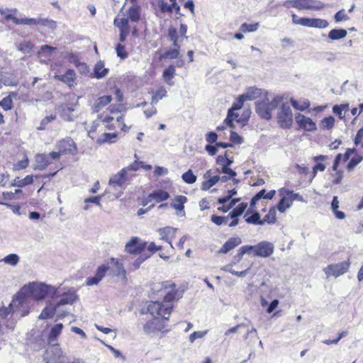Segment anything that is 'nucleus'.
<instances>
[{
    "label": "nucleus",
    "mask_w": 363,
    "mask_h": 363,
    "mask_svg": "<svg viewBox=\"0 0 363 363\" xmlns=\"http://www.w3.org/2000/svg\"><path fill=\"white\" fill-rule=\"evenodd\" d=\"M277 206H274L271 207L269 210V212L267 215H265L262 219L263 224H274L277 222Z\"/></svg>",
    "instance_id": "nucleus-41"
},
{
    "label": "nucleus",
    "mask_w": 363,
    "mask_h": 363,
    "mask_svg": "<svg viewBox=\"0 0 363 363\" xmlns=\"http://www.w3.org/2000/svg\"><path fill=\"white\" fill-rule=\"evenodd\" d=\"M274 246L273 243L262 241L255 245H244L238 251V256L242 257L245 254L252 255L254 257H269L273 253Z\"/></svg>",
    "instance_id": "nucleus-5"
},
{
    "label": "nucleus",
    "mask_w": 363,
    "mask_h": 363,
    "mask_svg": "<svg viewBox=\"0 0 363 363\" xmlns=\"http://www.w3.org/2000/svg\"><path fill=\"white\" fill-rule=\"evenodd\" d=\"M179 51L180 45H177V46H174L173 49L165 51L161 57L170 60L177 59L179 55Z\"/></svg>",
    "instance_id": "nucleus-46"
},
{
    "label": "nucleus",
    "mask_w": 363,
    "mask_h": 363,
    "mask_svg": "<svg viewBox=\"0 0 363 363\" xmlns=\"http://www.w3.org/2000/svg\"><path fill=\"white\" fill-rule=\"evenodd\" d=\"M177 231V228L170 226H166L164 228H159L157 230V233L160 236V239L162 240L167 242L169 244V248L171 250L174 249V247L172 245V241L176 237Z\"/></svg>",
    "instance_id": "nucleus-19"
},
{
    "label": "nucleus",
    "mask_w": 363,
    "mask_h": 363,
    "mask_svg": "<svg viewBox=\"0 0 363 363\" xmlns=\"http://www.w3.org/2000/svg\"><path fill=\"white\" fill-rule=\"evenodd\" d=\"M155 292L162 298V301H150L147 304L146 313L152 317L143 325V330L147 334L168 331L167 323L174 303L182 298L184 291L172 280H167L158 283Z\"/></svg>",
    "instance_id": "nucleus-1"
},
{
    "label": "nucleus",
    "mask_w": 363,
    "mask_h": 363,
    "mask_svg": "<svg viewBox=\"0 0 363 363\" xmlns=\"http://www.w3.org/2000/svg\"><path fill=\"white\" fill-rule=\"evenodd\" d=\"M146 248H147V252L143 255L148 256V258L157 251H160L159 256L163 259H168L170 257V251L169 250H166L165 252L162 251V247L161 245H156L154 242H151L148 245H147Z\"/></svg>",
    "instance_id": "nucleus-24"
},
{
    "label": "nucleus",
    "mask_w": 363,
    "mask_h": 363,
    "mask_svg": "<svg viewBox=\"0 0 363 363\" xmlns=\"http://www.w3.org/2000/svg\"><path fill=\"white\" fill-rule=\"evenodd\" d=\"M3 261L9 265L16 266L19 262V257L16 254H9L3 259Z\"/></svg>",
    "instance_id": "nucleus-62"
},
{
    "label": "nucleus",
    "mask_w": 363,
    "mask_h": 363,
    "mask_svg": "<svg viewBox=\"0 0 363 363\" xmlns=\"http://www.w3.org/2000/svg\"><path fill=\"white\" fill-rule=\"evenodd\" d=\"M328 158V157L324 155H319L313 157V160L316 162V164L313 167L310 180L313 179L316 177L318 172L325 171L326 166L323 162H325Z\"/></svg>",
    "instance_id": "nucleus-22"
},
{
    "label": "nucleus",
    "mask_w": 363,
    "mask_h": 363,
    "mask_svg": "<svg viewBox=\"0 0 363 363\" xmlns=\"http://www.w3.org/2000/svg\"><path fill=\"white\" fill-rule=\"evenodd\" d=\"M277 122L281 128H290L293 124V113L289 106L282 104L277 113Z\"/></svg>",
    "instance_id": "nucleus-12"
},
{
    "label": "nucleus",
    "mask_w": 363,
    "mask_h": 363,
    "mask_svg": "<svg viewBox=\"0 0 363 363\" xmlns=\"http://www.w3.org/2000/svg\"><path fill=\"white\" fill-rule=\"evenodd\" d=\"M259 28V23H242L240 27V30L242 33H251L256 31Z\"/></svg>",
    "instance_id": "nucleus-53"
},
{
    "label": "nucleus",
    "mask_w": 363,
    "mask_h": 363,
    "mask_svg": "<svg viewBox=\"0 0 363 363\" xmlns=\"http://www.w3.org/2000/svg\"><path fill=\"white\" fill-rule=\"evenodd\" d=\"M260 94L259 89L254 87H250L247 89L245 94H242L246 101L254 100L257 99Z\"/></svg>",
    "instance_id": "nucleus-49"
},
{
    "label": "nucleus",
    "mask_w": 363,
    "mask_h": 363,
    "mask_svg": "<svg viewBox=\"0 0 363 363\" xmlns=\"http://www.w3.org/2000/svg\"><path fill=\"white\" fill-rule=\"evenodd\" d=\"M296 119L300 128L306 131H313L316 130V124L311 118L299 113Z\"/></svg>",
    "instance_id": "nucleus-23"
},
{
    "label": "nucleus",
    "mask_w": 363,
    "mask_h": 363,
    "mask_svg": "<svg viewBox=\"0 0 363 363\" xmlns=\"http://www.w3.org/2000/svg\"><path fill=\"white\" fill-rule=\"evenodd\" d=\"M50 291V287L45 284L30 283L17 294V301L19 305L23 306L30 298L37 301L43 300Z\"/></svg>",
    "instance_id": "nucleus-2"
},
{
    "label": "nucleus",
    "mask_w": 363,
    "mask_h": 363,
    "mask_svg": "<svg viewBox=\"0 0 363 363\" xmlns=\"http://www.w3.org/2000/svg\"><path fill=\"white\" fill-rule=\"evenodd\" d=\"M347 30L345 29H333L328 33V38L331 40H340L347 35Z\"/></svg>",
    "instance_id": "nucleus-47"
},
{
    "label": "nucleus",
    "mask_w": 363,
    "mask_h": 363,
    "mask_svg": "<svg viewBox=\"0 0 363 363\" xmlns=\"http://www.w3.org/2000/svg\"><path fill=\"white\" fill-rule=\"evenodd\" d=\"M52 151L49 154L38 153L35 156V170H45L49 166L54 165V171L48 174L42 176L43 178H49L53 177L57 172L63 169V165L59 162L58 158H54L52 155Z\"/></svg>",
    "instance_id": "nucleus-4"
},
{
    "label": "nucleus",
    "mask_w": 363,
    "mask_h": 363,
    "mask_svg": "<svg viewBox=\"0 0 363 363\" xmlns=\"http://www.w3.org/2000/svg\"><path fill=\"white\" fill-rule=\"evenodd\" d=\"M286 8H295L298 10L320 11L325 6L324 4L318 0H288L284 3Z\"/></svg>",
    "instance_id": "nucleus-8"
},
{
    "label": "nucleus",
    "mask_w": 363,
    "mask_h": 363,
    "mask_svg": "<svg viewBox=\"0 0 363 363\" xmlns=\"http://www.w3.org/2000/svg\"><path fill=\"white\" fill-rule=\"evenodd\" d=\"M292 23L308 28H325L328 26V22L325 19L299 18L295 13L291 14Z\"/></svg>",
    "instance_id": "nucleus-11"
},
{
    "label": "nucleus",
    "mask_w": 363,
    "mask_h": 363,
    "mask_svg": "<svg viewBox=\"0 0 363 363\" xmlns=\"http://www.w3.org/2000/svg\"><path fill=\"white\" fill-rule=\"evenodd\" d=\"M108 72V69L104 67V65L101 62L96 64L94 69V74L96 79L104 77Z\"/></svg>",
    "instance_id": "nucleus-42"
},
{
    "label": "nucleus",
    "mask_w": 363,
    "mask_h": 363,
    "mask_svg": "<svg viewBox=\"0 0 363 363\" xmlns=\"http://www.w3.org/2000/svg\"><path fill=\"white\" fill-rule=\"evenodd\" d=\"M62 66L60 62H56L51 65L50 69L54 72V79L66 84L69 88L74 87L77 84V74L74 69H68L65 73H62L60 70Z\"/></svg>",
    "instance_id": "nucleus-6"
},
{
    "label": "nucleus",
    "mask_w": 363,
    "mask_h": 363,
    "mask_svg": "<svg viewBox=\"0 0 363 363\" xmlns=\"http://www.w3.org/2000/svg\"><path fill=\"white\" fill-rule=\"evenodd\" d=\"M235 194H237V191L235 189L228 190L225 196L218 198L217 203L218 204H225L228 203Z\"/></svg>",
    "instance_id": "nucleus-56"
},
{
    "label": "nucleus",
    "mask_w": 363,
    "mask_h": 363,
    "mask_svg": "<svg viewBox=\"0 0 363 363\" xmlns=\"http://www.w3.org/2000/svg\"><path fill=\"white\" fill-rule=\"evenodd\" d=\"M0 106L4 111H7L11 110L13 108V101L11 96L4 97L1 101H0Z\"/></svg>",
    "instance_id": "nucleus-57"
},
{
    "label": "nucleus",
    "mask_w": 363,
    "mask_h": 363,
    "mask_svg": "<svg viewBox=\"0 0 363 363\" xmlns=\"http://www.w3.org/2000/svg\"><path fill=\"white\" fill-rule=\"evenodd\" d=\"M235 111L236 110L229 108L228 111L227 116L224 120V123L225 125L231 128H235L234 124L235 122L242 123L245 121L244 118H242L240 114Z\"/></svg>",
    "instance_id": "nucleus-25"
},
{
    "label": "nucleus",
    "mask_w": 363,
    "mask_h": 363,
    "mask_svg": "<svg viewBox=\"0 0 363 363\" xmlns=\"http://www.w3.org/2000/svg\"><path fill=\"white\" fill-rule=\"evenodd\" d=\"M335 120L333 116H329L323 118L320 122L321 130H331L335 126Z\"/></svg>",
    "instance_id": "nucleus-43"
},
{
    "label": "nucleus",
    "mask_w": 363,
    "mask_h": 363,
    "mask_svg": "<svg viewBox=\"0 0 363 363\" xmlns=\"http://www.w3.org/2000/svg\"><path fill=\"white\" fill-rule=\"evenodd\" d=\"M354 152V149L348 148L345 151L344 155H342L340 153L337 154L334 160L332 169L335 172L334 174H332V183L333 184H339L341 183L342 179H343V172L340 169H338L339 164L340 162L342 160L343 162L347 161L351 155Z\"/></svg>",
    "instance_id": "nucleus-10"
},
{
    "label": "nucleus",
    "mask_w": 363,
    "mask_h": 363,
    "mask_svg": "<svg viewBox=\"0 0 363 363\" xmlns=\"http://www.w3.org/2000/svg\"><path fill=\"white\" fill-rule=\"evenodd\" d=\"M233 162V157H230L228 151L224 152V155H218L216 157V164L221 167V168L227 166H230Z\"/></svg>",
    "instance_id": "nucleus-40"
},
{
    "label": "nucleus",
    "mask_w": 363,
    "mask_h": 363,
    "mask_svg": "<svg viewBox=\"0 0 363 363\" xmlns=\"http://www.w3.org/2000/svg\"><path fill=\"white\" fill-rule=\"evenodd\" d=\"M14 311L20 312V316L24 317L29 313V306H28V299H27L26 303L23 306L19 305L18 301H17V295L15 298L13 299Z\"/></svg>",
    "instance_id": "nucleus-38"
},
{
    "label": "nucleus",
    "mask_w": 363,
    "mask_h": 363,
    "mask_svg": "<svg viewBox=\"0 0 363 363\" xmlns=\"http://www.w3.org/2000/svg\"><path fill=\"white\" fill-rule=\"evenodd\" d=\"M28 164H29L28 159L27 157H25L24 159H23V160L18 161V162H16V164H14L13 166V169L14 171H20V170L24 169L28 166Z\"/></svg>",
    "instance_id": "nucleus-64"
},
{
    "label": "nucleus",
    "mask_w": 363,
    "mask_h": 363,
    "mask_svg": "<svg viewBox=\"0 0 363 363\" xmlns=\"http://www.w3.org/2000/svg\"><path fill=\"white\" fill-rule=\"evenodd\" d=\"M147 247V242L143 241L140 238L132 237L125 245V252L130 255H142Z\"/></svg>",
    "instance_id": "nucleus-13"
},
{
    "label": "nucleus",
    "mask_w": 363,
    "mask_h": 363,
    "mask_svg": "<svg viewBox=\"0 0 363 363\" xmlns=\"http://www.w3.org/2000/svg\"><path fill=\"white\" fill-rule=\"evenodd\" d=\"M170 197V194L162 189H157L149 194V200L155 201L157 203H161L167 201Z\"/></svg>",
    "instance_id": "nucleus-29"
},
{
    "label": "nucleus",
    "mask_w": 363,
    "mask_h": 363,
    "mask_svg": "<svg viewBox=\"0 0 363 363\" xmlns=\"http://www.w3.org/2000/svg\"><path fill=\"white\" fill-rule=\"evenodd\" d=\"M168 37L169 40L172 42L173 46H177L179 45L178 43L179 37L177 35V30L174 27H169L168 29Z\"/></svg>",
    "instance_id": "nucleus-59"
},
{
    "label": "nucleus",
    "mask_w": 363,
    "mask_h": 363,
    "mask_svg": "<svg viewBox=\"0 0 363 363\" xmlns=\"http://www.w3.org/2000/svg\"><path fill=\"white\" fill-rule=\"evenodd\" d=\"M350 264V259L337 264H330L324 268L323 271L327 277L330 276L338 277L349 270Z\"/></svg>",
    "instance_id": "nucleus-14"
},
{
    "label": "nucleus",
    "mask_w": 363,
    "mask_h": 363,
    "mask_svg": "<svg viewBox=\"0 0 363 363\" xmlns=\"http://www.w3.org/2000/svg\"><path fill=\"white\" fill-rule=\"evenodd\" d=\"M187 197L183 195L176 196L172 201L170 206L174 208L177 214L184 213V204L187 202Z\"/></svg>",
    "instance_id": "nucleus-28"
},
{
    "label": "nucleus",
    "mask_w": 363,
    "mask_h": 363,
    "mask_svg": "<svg viewBox=\"0 0 363 363\" xmlns=\"http://www.w3.org/2000/svg\"><path fill=\"white\" fill-rule=\"evenodd\" d=\"M111 101V95H105L98 97L93 106L94 111H99L101 108L109 104Z\"/></svg>",
    "instance_id": "nucleus-33"
},
{
    "label": "nucleus",
    "mask_w": 363,
    "mask_h": 363,
    "mask_svg": "<svg viewBox=\"0 0 363 363\" xmlns=\"http://www.w3.org/2000/svg\"><path fill=\"white\" fill-rule=\"evenodd\" d=\"M230 166L224 167L220 169L218 168L215 169V173L218 174V175L221 173L228 174L229 178L233 180H235V177L237 176V173L229 167Z\"/></svg>",
    "instance_id": "nucleus-52"
},
{
    "label": "nucleus",
    "mask_w": 363,
    "mask_h": 363,
    "mask_svg": "<svg viewBox=\"0 0 363 363\" xmlns=\"http://www.w3.org/2000/svg\"><path fill=\"white\" fill-rule=\"evenodd\" d=\"M56 115H50L45 116L40 122V126L38 128V130H43L46 129L47 125L51 122L54 121L56 119Z\"/></svg>",
    "instance_id": "nucleus-60"
},
{
    "label": "nucleus",
    "mask_w": 363,
    "mask_h": 363,
    "mask_svg": "<svg viewBox=\"0 0 363 363\" xmlns=\"http://www.w3.org/2000/svg\"><path fill=\"white\" fill-rule=\"evenodd\" d=\"M204 181L201 182V189L202 191H207L216 185L220 180L223 182H226L228 180V177L226 176H223L222 177L218 175V174L215 173V169H208L203 174Z\"/></svg>",
    "instance_id": "nucleus-15"
},
{
    "label": "nucleus",
    "mask_w": 363,
    "mask_h": 363,
    "mask_svg": "<svg viewBox=\"0 0 363 363\" xmlns=\"http://www.w3.org/2000/svg\"><path fill=\"white\" fill-rule=\"evenodd\" d=\"M55 148L57 150L52 151V155L59 160L62 156L75 155L78 151L76 143L69 136L58 140L55 143Z\"/></svg>",
    "instance_id": "nucleus-7"
},
{
    "label": "nucleus",
    "mask_w": 363,
    "mask_h": 363,
    "mask_svg": "<svg viewBox=\"0 0 363 363\" xmlns=\"http://www.w3.org/2000/svg\"><path fill=\"white\" fill-rule=\"evenodd\" d=\"M111 262L116 267V275L121 277L125 282L127 281L126 271L123 267V263L116 258L111 257Z\"/></svg>",
    "instance_id": "nucleus-36"
},
{
    "label": "nucleus",
    "mask_w": 363,
    "mask_h": 363,
    "mask_svg": "<svg viewBox=\"0 0 363 363\" xmlns=\"http://www.w3.org/2000/svg\"><path fill=\"white\" fill-rule=\"evenodd\" d=\"M128 20L138 22L140 18V8L137 4L131 6L128 11Z\"/></svg>",
    "instance_id": "nucleus-37"
},
{
    "label": "nucleus",
    "mask_w": 363,
    "mask_h": 363,
    "mask_svg": "<svg viewBox=\"0 0 363 363\" xmlns=\"http://www.w3.org/2000/svg\"><path fill=\"white\" fill-rule=\"evenodd\" d=\"M33 175H27L23 179H21L20 177H16L13 180L11 185L12 186H17L19 188H23L27 185L33 184Z\"/></svg>",
    "instance_id": "nucleus-35"
},
{
    "label": "nucleus",
    "mask_w": 363,
    "mask_h": 363,
    "mask_svg": "<svg viewBox=\"0 0 363 363\" xmlns=\"http://www.w3.org/2000/svg\"><path fill=\"white\" fill-rule=\"evenodd\" d=\"M63 329L62 323H57L50 330L48 335V340L49 342L56 340L62 333Z\"/></svg>",
    "instance_id": "nucleus-39"
},
{
    "label": "nucleus",
    "mask_w": 363,
    "mask_h": 363,
    "mask_svg": "<svg viewBox=\"0 0 363 363\" xmlns=\"http://www.w3.org/2000/svg\"><path fill=\"white\" fill-rule=\"evenodd\" d=\"M339 208V201L337 196H334L331 203V208L335 214V217L338 219H344L345 218V214L344 212L338 210Z\"/></svg>",
    "instance_id": "nucleus-45"
},
{
    "label": "nucleus",
    "mask_w": 363,
    "mask_h": 363,
    "mask_svg": "<svg viewBox=\"0 0 363 363\" xmlns=\"http://www.w3.org/2000/svg\"><path fill=\"white\" fill-rule=\"evenodd\" d=\"M167 94V91L164 87H160L159 89L156 91V92L152 95L151 102L152 104H156L159 101V100L162 99Z\"/></svg>",
    "instance_id": "nucleus-58"
},
{
    "label": "nucleus",
    "mask_w": 363,
    "mask_h": 363,
    "mask_svg": "<svg viewBox=\"0 0 363 363\" xmlns=\"http://www.w3.org/2000/svg\"><path fill=\"white\" fill-rule=\"evenodd\" d=\"M34 45L30 41H23L20 43L17 48L23 53H30L33 50Z\"/></svg>",
    "instance_id": "nucleus-50"
},
{
    "label": "nucleus",
    "mask_w": 363,
    "mask_h": 363,
    "mask_svg": "<svg viewBox=\"0 0 363 363\" xmlns=\"http://www.w3.org/2000/svg\"><path fill=\"white\" fill-rule=\"evenodd\" d=\"M247 206V202H241L235 208H233L227 216L213 214L211 216V220L217 226L235 227L239 224L240 217L245 212Z\"/></svg>",
    "instance_id": "nucleus-3"
},
{
    "label": "nucleus",
    "mask_w": 363,
    "mask_h": 363,
    "mask_svg": "<svg viewBox=\"0 0 363 363\" xmlns=\"http://www.w3.org/2000/svg\"><path fill=\"white\" fill-rule=\"evenodd\" d=\"M278 192L280 200L276 205L277 208L280 213H284L293 204L291 190L282 187L278 190Z\"/></svg>",
    "instance_id": "nucleus-16"
},
{
    "label": "nucleus",
    "mask_w": 363,
    "mask_h": 363,
    "mask_svg": "<svg viewBox=\"0 0 363 363\" xmlns=\"http://www.w3.org/2000/svg\"><path fill=\"white\" fill-rule=\"evenodd\" d=\"M175 67L172 65H169L163 72L162 73V77L164 80L169 84H172V83L170 82L171 80L174 78L175 75Z\"/></svg>",
    "instance_id": "nucleus-44"
},
{
    "label": "nucleus",
    "mask_w": 363,
    "mask_h": 363,
    "mask_svg": "<svg viewBox=\"0 0 363 363\" xmlns=\"http://www.w3.org/2000/svg\"><path fill=\"white\" fill-rule=\"evenodd\" d=\"M148 258V256H144L143 255H140L132 264L131 266L129 267L130 271H135L138 269L140 264L145 261Z\"/></svg>",
    "instance_id": "nucleus-63"
},
{
    "label": "nucleus",
    "mask_w": 363,
    "mask_h": 363,
    "mask_svg": "<svg viewBox=\"0 0 363 363\" xmlns=\"http://www.w3.org/2000/svg\"><path fill=\"white\" fill-rule=\"evenodd\" d=\"M276 194L275 190H271L269 192L266 193L265 189H262L258 193H257L250 201V207L251 208H255L256 203L260 199H272Z\"/></svg>",
    "instance_id": "nucleus-30"
},
{
    "label": "nucleus",
    "mask_w": 363,
    "mask_h": 363,
    "mask_svg": "<svg viewBox=\"0 0 363 363\" xmlns=\"http://www.w3.org/2000/svg\"><path fill=\"white\" fill-rule=\"evenodd\" d=\"M15 311L13 301L8 307L0 308V316L2 318H6L9 314L13 313Z\"/></svg>",
    "instance_id": "nucleus-61"
},
{
    "label": "nucleus",
    "mask_w": 363,
    "mask_h": 363,
    "mask_svg": "<svg viewBox=\"0 0 363 363\" xmlns=\"http://www.w3.org/2000/svg\"><path fill=\"white\" fill-rule=\"evenodd\" d=\"M363 160V157L360 155H355L353 157L351 158V160L349 161V162L347 164V169L348 171H352L354 169V168L362 162Z\"/></svg>",
    "instance_id": "nucleus-54"
},
{
    "label": "nucleus",
    "mask_w": 363,
    "mask_h": 363,
    "mask_svg": "<svg viewBox=\"0 0 363 363\" xmlns=\"http://www.w3.org/2000/svg\"><path fill=\"white\" fill-rule=\"evenodd\" d=\"M281 99L274 97L271 101L264 99L256 104V112L262 118L269 120L272 118V111L278 106Z\"/></svg>",
    "instance_id": "nucleus-9"
},
{
    "label": "nucleus",
    "mask_w": 363,
    "mask_h": 363,
    "mask_svg": "<svg viewBox=\"0 0 363 363\" xmlns=\"http://www.w3.org/2000/svg\"><path fill=\"white\" fill-rule=\"evenodd\" d=\"M108 264H102L98 267L96 274L94 277H89L86 280V284L88 286H93L98 284L100 281L106 276L109 269Z\"/></svg>",
    "instance_id": "nucleus-21"
},
{
    "label": "nucleus",
    "mask_w": 363,
    "mask_h": 363,
    "mask_svg": "<svg viewBox=\"0 0 363 363\" xmlns=\"http://www.w3.org/2000/svg\"><path fill=\"white\" fill-rule=\"evenodd\" d=\"M116 55L121 60H125L128 57V52L125 47L122 43H119L116 45Z\"/></svg>",
    "instance_id": "nucleus-55"
},
{
    "label": "nucleus",
    "mask_w": 363,
    "mask_h": 363,
    "mask_svg": "<svg viewBox=\"0 0 363 363\" xmlns=\"http://www.w3.org/2000/svg\"><path fill=\"white\" fill-rule=\"evenodd\" d=\"M114 25L119 28L120 43H124L130 33V26L127 18H116L113 21Z\"/></svg>",
    "instance_id": "nucleus-20"
},
{
    "label": "nucleus",
    "mask_w": 363,
    "mask_h": 363,
    "mask_svg": "<svg viewBox=\"0 0 363 363\" xmlns=\"http://www.w3.org/2000/svg\"><path fill=\"white\" fill-rule=\"evenodd\" d=\"M291 106L296 110L299 111H305L310 107V101L308 100H305L301 103H299L298 101L291 99Z\"/></svg>",
    "instance_id": "nucleus-48"
},
{
    "label": "nucleus",
    "mask_w": 363,
    "mask_h": 363,
    "mask_svg": "<svg viewBox=\"0 0 363 363\" xmlns=\"http://www.w3.org/2000/svg\"><path fill=\"white\" fill-rule=\"evenodd\" d=\"M98 119L104 125L105 128L108 130H115L116 128L124 130L125 126L123 116H118L115 123H113V117L105 115L104 113L98 115Z\"/></svg>",
    "instance_id": "nucleus-17"
},
{
    "label": "nucleus",
    "mask_w": 363,
    "mask_h": 363,
    "mask_svg": "<svg viewBox=\"0 0 363 363\" xmlns=\"http://www.w3.org/2000/svg\"><path fill=\"white\" fill-rule=\"evenodd\" d=\"M132 177L133 175L129 176L126 169L123 168L110 178L108 183L113 187H123L128 184Z\"/></svg>",
    "instance_id": "nucleus-18"
},
{
    "label": "nucleus",
    "mask_w": 363,
    "mask_h": 363,
    "mask_svg": "<svg viewBox=\"0 0 363 363\" xmlns=\"http://www.w3.org/2000/svg\"><path fill=\"white\" fill-rule=\"evenodd\" d=\"M118 136L117 133H104L100 137L96 138V143L98 145H102L104 143H112L116 141V138Z\"/></svg>",
    "instance_id": "nucleus-34"
},
{
    "label": "nucleus",
    "mask_w": 363,
    "mask_h": 363,
    "mask_svg": "<svg viewBox=\"0 0 363 363\" xmlns=\"http://www.w3.org/2000/svg\"><path fill=\"white\" fill-rule=\"evenodd\" d=\"M254 211H255V208H250L247 210L244 215V218L246 223L249 224L253 225H263L262 219L260 218V215L258 212L255 211L252 213Z\"/></svg>",
    "instance_id": "nucleus-26"
},
{
    "label": "nucleus",
    "mask_w": 363,
    "mask_h": 363,
    "mask_svg": "<svg viewBox=\"0 0 363 363\" xmlns=\"http://www.w3.org/2000/svg\"><path fill=\"white\" fill-rule=\"evenodd\" d=\"M77 298V295L74 292L63 293L61 295L60 300L56 303V307L67 304H72L76 301Z\"/></svg>",
    "instance_id": "nucleus-31"
},
{
    "label": "nucleus",
    "mask_w": 363,
    "mask_h": 363,
    "mask_svg": "<svg viewBox=\"0 0 363 363\" xmlns=\"http://www.w3.org/2000/svg\"><path fill=\"white\" fill-rule=\"evenodd\" d=\"M183 181L189 184H192L196 182L197 177L191 169H189L182 175Z\"/></svg>",
    "instance_id": "nucleus-51"
},
{
    "label": "nucleus",
    "mask_w": 363,
    "mask_h": 363,
    "mask_svg": "<svg viewBox=\"0 0 363 363\" xmlns=\"http://www.w3.org/2000/svg\"><path fill=\"white\" fill-rule=\"evenodd\" d=\"M242 242V240L239 237H233L230 238L220 247L218 252L226 254L229 252L230 250L235 248L237 246L240 245Z\"/></svg>",
    "instance_id": "nucleus-27"
},
{
    "label": "nucleus",
    "mask_w": 363,
    "mask_h": 363,
    "mask_svg": "<svg viewBox=\"0 0 363 363\" xmlns=\"http://www.w3.org/2000/svg\"><path fill=\"white\" fill-rule=\"evenodd\" d=\"M56 50V48L45 45H42L38 52V57L42 59L43 61L50 60L52 52Z\"/></svg>",
    "instance_id": "nucleus-32"
}]
</instances>
